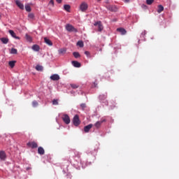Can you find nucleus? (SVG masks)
<instances>
[{"mask_svg": "<svg viewBox=\"0 0 179 179\" xmlns=\"http://www.w3.org/2000/svg\"><path fill=\"white\" fill-rule=\"evenodd\" d=\"M32 50L34 51H40V46L38 45H34L32 46Z\"/></svg>", "mask_w": 179, "mask_h": 179, "instance_id": "412c9836", "label": "nucleus"}, {"mask_svg": "<svg viewBox=\"0 0 179 179\" xmlns=\"http://www.w3.org/2000/svg\"><path fill=\"white\" fill-rule=\"evenodd\" d=\"M36 71H43V66L36 65Z\"/></svg>", "mask_w": 179, "mask_h": 179, "instance_id": "cd10ccee", "label": "nucleus"}, {"mask_svg": "<svg viewBox=\"0 0 179 179\" xmlns=\"http://www.w3.org/2000/svg\"><path fill=\"white\" fill-rule=\"evenodd\" d=\"M25 38L27 40V41H29V43H31V36H30L29 34L25 35Z\"/></svg>", "mask_w": 179, "mask_h": 179, "instance_id": "393cba45", "label": "nucleus"}, {"mask_svg": "<svg viewBox=\"0 0 179 179\" xmlns=\"http://www.w3.org/2000/svg\"><path fill=\"white\" fill-rule=\"evenodd\" d=\"M56 1L57 2V3H61L62 2V0H56Z\"/></svg>", "mask_w": 179, "mask_h": 179, "instance_id": "58836bf2", "label": "nucleus"}, {"mask_svg": "<svg viewBox=\"0 0 179 179\" xmlns=\"http://www.w3.org/2000/svg\"><path fill=\"white\" fill-rule=\"evenodd\" d=\"M10 54H17V50L15 48H11Z\"/></svg>", "mask_w": 179, "mask_h": 179, "instance_id": "c85d7f7f", "label": "nucleus"}, {"mask_svg": "<svg viewBox=\"0 0 179 179\" xmlns=\"http://www.w3.org/2000/svg\"><path fill=\"white\" fill-rule=\"evenodd\" d=\"M106 3H108V1H106Z\"/></svg>", "mask_w": 179, "mask_h": 179, "instance_id": "a19ab883", "label": "nucleus"}, {"mask_svg": "<svg viewBox=\"0 0 179 179\" xmlns=\"http://www.w3.org/2000/svg\"><path fill=\"white\" fill-rule=\"evenodd\" d=\"M52 104L53 106H58V99H53Z\"/></svg>", "mask_w": 179, "mask_h": 179, "instance_id": "72a5a7b5", "label": "nucleus"}, {"mask_svg": "<svg viewBox=\"0 0 179 179\" xmlns=\"http://www.w3.org/2000/svg\"><path fill=\"white\" fill-rule=\"evenodd\" d=\"M49 5H51L52 6H54V0H50L49 2Z\"/></svg>", "mask_w": 179, "mask_h": 179, "instance_id": "e433bc0d", "label": "nucleus"}, {"mask_svg": "<svg viewBox=\"0 0 179 179\" xmlns=\"http://www.w3.org/2000/svg\"><path fill=\"white\" fill-rule=\"evenodd\" d=\"M66 52V49L62 48L59 50V54H65Z\"/></svg>", "mask_w": 179, "mask_h": 179, "instance_id": "a878e982", "label": "nucleus"}, {"mask_svg": "<svg viewBox=\"0 0 179 179\" xmlns=\"http://www.w3.org/2000/svg\"><path fill=\"white\" fill-rule=\"evenodd\" d=\"M0 159L3 162L6 159V153L5 151H0Z\"/></svg>", "mask_w": 179, "mask_h": 179, "instance_id": "1a4fd4ad", "label": "nucleus"}, {"mask_svg": "<svg viewBox=\"0 0 179 179\" xmlns=\"http://www.w3.org/2000/svg\"><path fill=\"white\" fill-rule=\"evenodd\" d=\"M38 155H44V153H45V151L44 150V148H43V147H38Z\"/></svg>", "mask_w": 179, "mask_h": 179, "instance_id": "dca6fc26", "label": "nucleus"}, {"mask_svg": "<svg viewBox=\"0 0 179 179\" xmlns=\"http://www.w3.org/2000/svg\"><path fill=\"white\" fill-rule=\"evenodd\" d=\"M117 31H119V33H120V34H122V36L127 34V30H125V29L124 28H117Z\"/></svg>", "mask_w": 179, "mask_h": 179, "instance_id": "9b49d317", "label": "nucleus"}, {"mask_svg": "<svg viewBox=\"0 0 179 179\" xmlns=\"http://www.w3.org/2000/svg\"><path fill=\"white\" fill-rule=\"evenodd\" d=\"M28 17H29V19H34V14L33 13H29L28 15Z\"/></svg>", "mask_w": 179, "mask_h": 179, "instance_id": "c9c22d12", "label": "nucleus"}, {"mask_svg": "<svg viewBox=\"0 0 179 179\" xmlns=\"http://www.w3.org/2000/svg\"><path fill=\"white\" fill-rule=\"evenodd\" d=\"M124 2H126V3H128V2H129V0H124Z\"/></svg>", "mask_w": 179, "mask_h": 179, "instance_id": "ea45409f", "label": "nucleus"}, {"mask_svg": "<svg viewBox=\"0 0 179 179\" xmlns=\"http://www.w3.org/2000/svg\"><path fill=\"white\" fill-rule=\"evenodd\" d=\"M73 57H75L76 58H79V57H80V54H79V52H73Z\"/></svg>", "mask_w": 179, "mask_h": 179, "instance_id": "bb28decb", "label": "nucleus"}, {"mask_svg": "<svg viewBox=\"0 0 179 179\" xmlns=\"http://www.w3.org/2000/svg\"><path fill=\"white\" fill-rule=\"evenodd\" d=\"M163 10H164V7H163V6H162V5H159L157 13H162V12H163Z\"/></svg>", "mask_w": 179, "mask_h": 179, "instance_id": "aec40b11", "label": "nucleus"}, {"mask_svg": "<svg viewBox=\"0 0 179 179\" xmlns=\"http://www.w3.org/2000/svg\"><path fill=\"white\" fill-rule=\"evenodd\" d=\"M155 2V0H146L147 5H152Z\"/></svg>", "mask_w": 179, "mask_h": 179, "instance_id": "c756f323", "label": "nucleus"}, {"mask_svg": "<svg viewBox=\"0 0 179 179\" xmlns=\"http://www.w3.org/2000/svg\"><path fill=\"white\" fill-rule=\"evenodd\" d=\"M77 45H78V47H80V48H83V46L85 45V44L83 43V41H79L77 43Z\"/></svg>", "mask_w": 179, "mask_h": 179, "instance_id": "b1692460", "label": "nucleus"}, {"mask_svg": "<svg viewBox=\"0 0 179 179\" xmlns=\"http://www.w3.org/2000/svg\"><path fill=\"white\" fill-rule=\"evenodd\" d=\"M44 42L45 43V44H47L48 45H52V42L51 41V40H50L48 38H44Z\"/></svg>", "mask_w": 179, "mask_h": 179, "instance_id": "2eb2a0df", "label": "nucleus"}, {"mask_svg": "<svg viewBox=\"0 0 179 179\" xmlns=\"http://www.w3.org/2000/svg\"><path fill=\"white\" fill-rule=\"evenodd\" d=\"M92 127H93V124H88L84 127V131L87 133L89 132V131H90V129H92Z\"/></svg>", "mask_w": 179, "mask_h": 179, "instance_id": "9d476101", "label": "nucleus"}, {"mask_svg": "<svg viewBox=\"0 0 179 179\" xmlns=\"http://www.w3.org/2000/svg\"><path fill=\"white\" fill-rule=\"evenodd\" d=\"M106 9H108V10H110V12H117L118 10V8L113 5L107 4L106 6Z\"/></svg>", "mask_w": 179, "mask_h": 179, "instance_id": "20e7f679", "label": "nucleus"}, {"mask_svg": "<svg viewBox=\"0 0 179 179\" xmlns=\"http://www.w3.org/2000/svg\"><path fill=\"white\" fill-rule=\"evenodd\" d=\"M65 29L67 31H69L70 33H78V29L71 24H66L65 26Z\"/></svg>", "mask_w": 179, "mask_h": 179, "instance_id": "f257e3e1", "label": "nucleus"}, {"mask_svg": "<svg viewBox=\"0 0 179 179\" xmlns=\"http://www.w3.org/2000/svg\"><path fill=\"white\" fill-rule=\"evenodd\" d=\"M62 120L64 121V123L66 124V125L71 124V118L67 114L63 115L62 117Z\"/></svg>", "mask_w": 179, "mask_h": 179, "instance_id": "7ed1b4c3", "label": "nucleus"}, {"mask_svg": "<svg viewBox=\"0 0 179 179\" xmlns=\"http://www.w3.org/2000/svg\"><path fill=\"white\" fill-rule=\"evenodd\" d=\"M32 106L33 107H37L38 106V102H37V101H34L32 102Z\"/></svg>", "mask_w": 179, "mask_h": 179, "instance_id": "473e14b6", "label": "nucleus"}, {"mask_svg": "<svg viewBox=\"0 0 179 179\" xmlns=\"http://www.w3.org/2000/svg\"><path fill=\"white\" fill-rule=\"evenodd\" d=\"M27 145L29 146V148H31V149H36L38 148V145L34 141L27 143Z\"/></svg>", "mask_w": 179, "mask_h": 179, "instance_id": "423d86ee", "label": "nucleus"}, {"mask_svg": "<svg viewBox=\"0 0 179 179\" xmlns=\"http://www.w3.org/2000/svg\"><path fill=\"white\" fill-rule=\"evenodd\" d=\"M85 55H87V57L90 56V52H89V51H85Z\"/></svg>", "mask_w": 179, "mask_h": 179, "instance_id": "4c0bfd02", "label": "nucleus"}, {"mask_svg": "<svg viewBox=\"0 0 179 179\" xmlns=\"http://www.w3.org/2000/svg\"><path fill=\"white\" fill-rule=\"evenodd\" d=\"M97 1H98V2H100L101 0H97Z\"/></svg>", "mask_w": 179, "mask_h": 179, "instance_id": "79ce46f5", "label": "nucleus"}, {"mask_svg": "<svg viewBox=\"0 0 179 179\" xmlns=\"http://www.w3.org/2000/svg\"><path fill=\"white\" fill-rule=\"evenodd\" d=\"M51 80H59V76L58 74H53L50 76Z\"/></svg>", "mask_w": 179, "mask_h": 179, "instance_id": "4468645a", "label": "nucleus"}, {"mask_svg": "<svg viewBox=\"0 0 179 179\" xmlns=\"http://www.w3.org/2000/svg\"><path fill=\"white\" fill-rule=\"evenodd\" d=\"M71 87H72V89H78V87H79V85H78L77 84H71Z\"/></svg>", "mask_w": 179, "mask_h": 179, "instance_id": "7c9ffc66", "label": "nucleus"}, {"mask_svg": "<svg viewBox=\"0 0 179 179\" xmlns=\"http://www.w3.org/2000/svg\"><path fill=\"white\" fill-rule=\"evenodd\" d=\"M0 40L3 44H8L9 43V38H1Z\"/></svg>", "mask_w": 179, "mask_h": 179, "instance_id": "a211bd4d", "label": "nucleus"}, {"mask_svg": "<svg viewBox=\"0 0 179 179\" xmlns=\"http://www.w3.org/2000/svg\"><path fill=\"white\" fill-rule=\"evenodd\" d=\"M87 3L86 2H83L80 6V10H81V12H86V10H87Z\"/></svg>", "mask_w": 179, "mask_h": 179, "instance_id": "39448f33", "label": "nucleus"}, {"mask_svg": "<svg viewBox=\"0 0 179 179\" xmlns=\"http://www.w3.org/2000/svg\"><path fill=\"white\" fill-rule=\"evenodd\" d=\"M73 124L75 125V127H78V125H80V120L79 119V115H76L73 117Z\"/></svg>", "mask_w": 179, "mask_h": 179, "instance_id": "f03ea898", "label": "nucleus"}, {"mask_svg": "<svg viewBox=\"0 0 179 179\" xmlns=\"http://www.w3.org/2000/svg\"><path fill=\"white\" fill-rule=\"evenodd\" d=\"M72 64L75 68H80V63H79L78 61H73Z\"/></svg>", "mask_w": 179, "mask_h": 179, "instance_id": "f3484780", "label": "nucleus"}, {"mask_svg": "<svg viewBox=\"0 0 179 179\" xmlns=\"http://www.w3.org/2000/svg\"><path fill=\"white\" fill-rule=\"evenodd\" d=\"M15 3L17 6L20 8V9H24V5H23V3H22V2H20V1H15Z\"/></svg>", "mask_w": 179, "mask_h": 179, "instance_id": "ddd939ff", "label": "nucleus"}, {"mask_svg": "<svg viewBox=\"0 0 179 179\" xmlns=\"http://www.w3.org/2000/svg\"><path fill=\"white\" fill-rule=\"evenodd\" d=\"M8 31L10 36H12V37H13L14 38H16L17 40L20 39L19 36H16V34L15 33V31H13V30H9Z\"/></svg>", "mask_w": 179, "mask_h": 179, "instance_id": "f8f14e48", "label": "nucleus"}, {"mask_svg": "<svg viewBox=\"0 0 179 179\" xmlns=\"http://www.w3.org/2000/svg\"><path fill=\"white\" fill-rule=\"evenodd\" d=\"M94 26L98 27V31H103V24H101V21H98L94 24Z\"/></svg>", "mask_w": 179, "mask_h": 179, "instance_id": "0eeeda50", "label": "nucleus"}, {"mask_svg": "<svg viewBox=\"0 0 179 179\" xmlns=\"http://www.w3.org/2000/svg\"><path fill=\"white\" fill-rule=\"evenodd\" d=\"M87 106H86V103H81L80 104V108L82 110H85V108H86Z\"/></svg>", "mask_w": 179, "mask_h": 179, "instance_id": "f704fd0d", "label": "nucleus"}, {"mask_svg": "<svg viewBox=\"0 0 179 179\" xmlns=\"http://www.w3.org/2000/svg\"><path fill=\"white\" fill-rule=\"evenodd\" d=\"M25 10H27V12H31V8L30 7V6H25Z\"/></svg>", "mask_w": 179, "mask_h": 179, "instance_id": "2f4dec72", "label": "nucleus"}, {"mask_svg": "<svg viewBox=\"0 0 179 179\" xmlns=\"http://www.w3.org/2000/svg\"><path fill=\"white\" fill-rule=\"evenodd\" d=\"M15 64H16V61H10L8 62V65L9 66H10V68H15Z\"/></svg>", "mask_w": 179, "mask_h": 179, "instance_id": "4be33fe9", "label": "nucleus"}, {"mask_svg": "<svg viewBox=\"0 0 179 179\" xmlns=\"http://www.w3.org/2000/svg\"><path fill=\"white\" fill-rule=\"evenodd\" d=\"M64 10H66V12H69L71 10V6L66 4L64 6Z\"/></svg>", "mask_w": 179, "mask_h": 179, "instance_id": "5701e85b", "label": "nucleus"}, {"mask_svg": "<svg viewBox=\"0 0 179 179\" xmlns=\"http://www.w3.org/2000/svg\"><path fill=\"white\" fill-rule=\"evenodd\" d=\"M106 99H107V94H101L99 96V99L101 100V101H104Z\"/></svg>", "mask_w": 179, "mask_h": 179, "instance_id": "6ab92c4d", "label": "nucleus"}, {"mask_svg": "<svg viewBox=\"0 0 179 179\" xmlns=\"http://www.w3.org/2000/svg\"><path fill=\"white\" fill-rule=\"evenodd\" d=\"M106 119H103L100 121L96 122L94 126L95 127V128H96V129H99V128H100L101 127V124H103V122H106Z\"/></svg>", "mask_w": 179, "mask_h": 179, "instance_id": "6e6552de", "label": "nucleus"}]
</instances>
